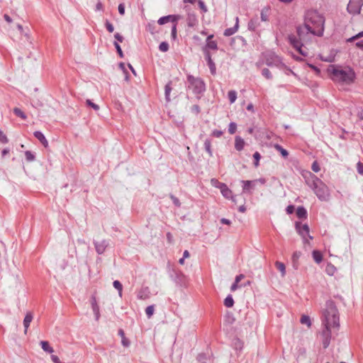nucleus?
I'll list each match as a JSON object with an SVG mask.
<instances>
[{
  "instance_id": "nucleus-16",
  "label": "nucleus",
  "mask_w": 363,
  "mask_h": 363,
  "mask_svg": "<svg viewBox=\"0 0 363 363\" xmlns=\"http://www.w3.org/2000/svg\"><path fill=\"white\" fill-rule=\"evenodd\" d=\"M187 25L189 27H194L198 23L196 16L193 13H188L186 18Z\"/></svg>"
},
{
  "instance_id": "nucleus-31",
  "label": "nucleus",
  "mask_w": 363,
  "mask_h": 363,
  "mask_svg": "<svg viewBox=\"0 0 363 363\" xmlns=\"http://www.w3.org/2000/svg\"><path fill=\"white\" fill-rule=\"evenodd\" d=\"M233 346L236 350H241L243 347V342L239 338L233 340Z\"/></svg>"
},
{
  "instance_id": "nucleus-29",
  "label": "nucleus",
  "mask_w": 363,
  "mask_h": 363,
  "mask_svg": "<svg viewBox=\"0 0 363 363\" xmlns=\"http://www.w3.org/2000/svg\"><path fill=\"white\" fill-rule=\"evenodd\" d=\"M275 266L277 268V269L280 271V272L281 274V277H284L286 274L285 264L283 262L277 261L275 262Z\"/></svg>"
},
{
  "instance_id": "nucleus-50",
  "label": "nucleus",
  "mask_w": 363,
  "mask_h": 363,
  "mask_svg": "<svg viewBox=\"0 0 363 363\" xmlns=\"http://www.w3.org/2000/svg\"><path fill=\"white\" fill-rule=\"evenodd\" d=\"M198 4H199V8L202 10V11L203 13L207 12V11H208L207 7L205 5V3L202 0H199Z\"/></svg>"
},
{
  "instance_id": "nucleus-30",
  "label": "nucleus",
  "mask_w": 363,
  "mask_h": 363,
  "mask_svg": "<svg viewBox=\"0 0 363 363\" xmlns=\"http://www.w3.org/2000/svg\"><path fill=\"white\" fill-rule=\"evenodd\" d=\"M204 148L205 150L208 152L210 157L213 156V152L211 150V141L210 139H206L204 141Z\"/></svg>"
},
{
  "instance_id": "nucleus-60",
  "label": "nucleus",
  "mask_w": 363,
  "mask_h": 363,
  "mask_svg": "<svg viewBox=\"0 0 363 363\" xmlns=\"http://www.w3.org/2000/svg\"><path fill=\"white\" fill-rule=\"evenodd\" d=\"M301 255V253L300 252H295L292 256L293 262H295L296 261H297L300 257Z\"/></svg>"
},
{
  "instance_id": "nucleus-54",
  "label": "nucleus",
  "mask_w": 363,
  "mask_h": 363,
  "mask_svg": "<svg viewBox=\"0 0 363 363\" xmlns=\"http://www.w3.org/2000/svg\"><path fill=\"white\" fill-rule=\"evenodd\" d=\"M0 142L1 143H8V138L5 135V134L0 130Z\"/></svg>"
},
{
  "instance_id": "nucleus-18",
  "label": "nucleus",
  "mask_w": 363,
  "mask_h": 363,
  "mask_svg": "<svg viewBox=\"0 0 363 363\" xmlns=\"http://www.w3.org/2000/svg\"><path fill=\"white\" fill-rule=\"evenodd\" d=\"M33 135L45 147L48 146V142L42 132L37 130L34 132Z\"/></svg>"
},
{
  "instance_id": "nucleus-53",
  "label": "nucleus",
  "mask_w": 363,
  "mask_h": 363,
  "mask_svg": "<svg viewBox=\"0 0 363 363\" xmlns=\"http://www.w3.org/2000/svg\"><path fill=\"white\" fill-rule=\"evenodd\" d=\"M172 38L175 40L177 38V23L173 24L171 30Z\"/></svg>"
},
{
  "instance_id": "nucleus-28",
  "label": "nucleus",
  "mask_w": 363,
  "mask_h": 363,
  "mask_svg": "<svg viewBox=\"0 0 363 363\" xmlns=\"http://www.w3.org/2000/svg\"><path fill=\"white\" fill-rule=\"evenodd\" d=\"M274 147L280 152L283 157L286 158L289 156V152L286 149L283 148L280 145L275 144Z\"/></svg>"
},
{
  "instance_id": "nucleus-7",
  "label": "nucleus",
  "mask_w": 363,
  "mask_h": 363,
  "mask_svg": "<svg viewBox=\"0 0 363 363\" xmlns=\"http://www.w3.org/2000/svg\"><path fill=\"white\" fill-rule=\"evenodd\" d=\"M362 5L363 0H350L347 7V11L352 15L359 14Z\"/></svg>"
},
{
  "instance_id": "nucleus-33",
  "label": "nucleus",
  "mask_w": 363,
  "mask_h": 363,
  "mask_svg": "<svg viewBox=\"0 0 363 363\" xmlns=\"http://www.w3.org/2000/svg\"><path fill=\"white\" fill-rule=\"evenodd\" d=\"M113 287L118 290V295L120 297L122 296V291H123V285L122 284L118 281V280H116L113 282Z\"/></svg>"
},
{
  "instance_id": "nucleus-64",
  "label": "nucleus",
  "mask_w": 363,
  "mask_h": 363,
  "mask_svg": "<svg viewBox=\"0 0 363 363\" xmlns=\"http://www.w3.org/2000/svg\"><path fill=\"white\" fill-rule=\"evenodd\" d=\"M357 116L360 120H363V109L360 108L357 113Z\"/></svg>"
},
{
  "instance_id": "nucleus-14",
  "label": "nucleus",
  "mask_w": 363,
  "mask_h": 363,
  "mask_svg": "<svg viewBox=\"0 0 363 363\" xmlns=\"http://www.w3.org/2000/svg\"><path fill=\"white\" fill-rule=\"evenodd\" d=\"M150 289L148 287L142 288L137 294V297L141 300H146L150 297Z\"/></svg>"
},
{
  "instance_id": "nucleus-17",
  "label": "nucleus",
  "mask_w": 363,
  "mask_h": 363,
  "mask_svg": "<svg viewBox=\"0 0 363 363\" xmlns=\"http://www.w3.org/2000/svg\"><path fill=\"white\" fill-rule=\"evenodd\" d=\"M245 142V140L239 135L235 136V148L238 151H241L243 150Z\"/></svg>"
},
{
  "instance_id": "nucleus-19",
  "label": "nucleus",
  "mask_w": 363,
  "mask_h": 363,
  "mask_svg": "<svg viewBox=\"0 0 363 363\" xmlns=\"http://www.w3.org/2000/svg\"><path fill=\"white\" fill-rule=\"evenodd\" d=\"M223 189H222L221 191V194L225 198V199H231L233 201H235L234 200V196H233V192L227 186V185H223Z\"/></svg>"
},
{
  "instance_id": "nucleus-6",
  "label": "nucleus",
  "mask_w": 363,
  "mask_h": 363,
  "mask_svg": "<svg viewBox=\"0 0 363 363\" xmlns=\"http://www.w3.org/2000/svg\"><path fill=\"white\" fill-rule=\"evenodd\" d=\"M265 63L269 67H277L279 69L286 68L281 58L274 52H269L265 55Z\"/></svg>"
},
{
  "instance_id": "nucleus-41",
  "label": "nucleus",
  "mask_w": 363,
  "mask_h": 363,
  "mask_svg": "<svg viewBox=\"0 0 363 363\" xmlns=\"http://www.w3.org/2000/svg\"><path fill=\"white\" fill-rule=\"evenodd\" d=\"M262 74L267 79H271L272 78V73L268 68H264L262 70Z\"/></svg>"
},
{
  "instance_id": "nucleus-20",
  "label": "nucleus",
  "mask_w": 363,
  "mask_h": 363,
  "mask_svg": "<svg viewBox=\"0 0 363 363\" xmlns=\"http://www.w3.org/2000/svg\"><path fill=\"white\" fill-rule=\"evenodd\" d=\"M296 32L298 37L302 40L304 38L305 34H308V33H310V31L308 30V29L306 28L305 24L303 26H298L296 28Z\"/></svg>"
},
{
  "instance_id": "nucleus-27",
  "label": "nucleus",
  "mask_w": 363,
  "mask_h": 363,
  "mask_svg": "<svg viewBox=\"0 0 363 363\" xmlns=\"http://www.w3.org/2000/svg\"><path fill=\"white\" fill-rule=\"evenodd\" d=\"M312 255H313V258L314 259V261L319 264L322 262L323 260V255L321 254V252L318 250H313V252H312Z\"/></svg>"
},
{
  "instance_id": "nucleus-58",
  "label": "nucleus",
  "mask_w": 363,
  "mask_h": 363,
  "mask_svg": "<svg viewBox=\"0 0 363 363\" xmlns=\"http://www.w3.org/2000/svg\"><path fill=\"white\" fill-rule=\"evenodd\" d=\"M118 12L121 16H123L125 13V5L123 4H120L118 7Z\"/></svg>"
},
{
  "instance_id": "nucleus-38",
  "label": "nucleus",
  "mask_w": 363,
  "mask_h": 363,
  "mask_svg": "<svg viewBox=\"0 0 363 363\" xmlns=\"http://www.w3.org/2000/svg\"><path fill=\"white\" fill-rule=\"evenodd\" d=\"M25 156L28 162H33L35 158V155L29 150L25 152Z\"/></svg>"
},
{
  "instance_id": "nucleus-49",
  "label": "nucleus",
  "mask_w": 363,
  "mask_h": 363,
  "mask_svg": "<svg viewBox=\"0 0 363 363\" xmlns=\"http://www.w3.org/2000/svg\"><path fill=\"white\" fill-rule=\"evenodd\" d=\"M105 26L108 32H110V33L113 32L114 27H113V24L111 23H110L108 20H106L105 22Z\"/></svg>"
},
{
  "instance_id": "nucleus-57",
  "label": "nucleus",
  "mask_w": 363,
  "mask_h": 363,
  "mask_svg": "<svg viewBox=\"0 0 363 363\" xmlns=\"http://www.w3.org/2000/svg\"><path fill=\"white\" fill-rule=\"evenodd\" d=\"M223 135V131L219 130H214L211 133V135L216 138H220Z\"/></svg>"
},
{
  "instance_id": "nucleus-13",
  "label": "nucleus",
  "mask_w": 363,
  "mask_h": 363,
  "mask_svg": "<svg viewBox=\"0 0 363 363\" xmlns=\"http://www.w3.org/2000/svg\"><path fill=\"white\" fill-rule=\"evenodd\" d=\"M33 313L32 312H27L26 314V316L23 319V326H24V333L26 334L27 333V331H28V329L30 326V323H31V321L33 320Z\"/></svg>"
},
{
  "instance_id": "nucleus-39",
  "label": "nucleus",
  "mask_w": 363,
  "mask_h": 363,
  "mask_svg": "<svg viewBox=\"0 0 363 363\" xmlns=\"http://www.w3.org/2000/svg\"><path fill=\"white\" fill-rule=\"evenodd\" d=\"M92 311L95 315V320L98 321L100 318V312H99V306H91Z\"/></svg>"
},
{
  "instance_id": "nucleus-26",
  "label": "nucleus",
  "mask_w": 363,
  "mask_h": 363,
  "mask_svg": "<svg viewBox=\"0 0 363 363\" xmlns=\"http://www.w3.org/2000/svg\"><path fill=\"white\" fill-rule=\"evenodd\" d=\"M207 49H211L213 50H218V45L216 41L214 40H206V45L204 48V52L208 51Z\"/></svg>"
},
{
  "instance_id": "nucleus-61",
  "label": "nucleus",
  "mask_w": 363,
  "mask_h": 363,
  "mask_svg": "<svg viewBox=\"0 0 363 363\" xmlns=\"http://www.w3.org/2000/svg\"><path fill=\"white\" fill-rule=\"evenodd\" d=\"M114 38L120 43H122L124 40V38L118 33H115Z\"/></svg>"
},
{
  "instance_id": "nucleus-63",
  "label": "nucleus",
  "mask_w": 363,
  "mask_h": 363,
  "mask_svg": "<svg viewBox=\"0 0 363 363\" xmlns=\"http://www.w3.org/2000/svg\"><path fill=\"white\" fill-rule=\"evenodd\" d=\"M220 223L222 224L228 225L231 224V221L229 219H227L225 218H223L220 219Z\"/></svg>"
},
{
  "instance_id": "nucleus-55",
  "label": "nucleus",
  "mask_w": 363,
  "mask_h": 363,
  "mask_svg": "<svg viewBox=\"0 0 363 363\" xmlns=\"http://www.w3.org/2000/svg\"><path fill=\"white\" fill-rule=\"evenodd\" d=\"M357 170L359 174H363V163L358 162L357 164Z\"/></svg>"
},
{
  "instance_id": "nucleus-10",
  "label": "nucleus",
  "mask_w": 363,
  "mask_h": 363,
  "mask_svg": "<svg viewBox=\"0 0 363 363\" xmlns=\"http://www.w3.org/2000/svg\"><path fill=\"white\" fill-rule=\"evenodd\" d=\"M296 229L297 232L303 237L305 238L306 235H308L311 240L313 239V237L309 235V227L307 224H301L299 222H296Z\"/></svg>"
},
{
  "instance_id": "nucleus-48",
  "label": "nucleus",
  "mask_w": 363,
  "mask_h": 363,
  "mask_svg": "<svg viewBox=\"0 0 363 363\" xmlns=\"http://www.w3.org/2000/svg\"><path fill=\"white\" fill-rule=\"evenodd\" d=\"M169 197L170 199H172L173 203L177 206V207H180L181 206V203L179 200V199H177L176 196H174V195L172 194H170L169 195Z\"/></svg>"
},
{
  "instance_id": "nucleus-45",
  "label": "nucleus",
  "mask_w": 363,
  "mask_h": 363,
  "mask_svg": "<svg viewBox=\"0 0 363 363\" xmlns=\"http://www.w3.org/2000/svg\"><path fill=\"white\" fill-rule=\"evenodd\" d=\"M169 44L167 42H162L159 45V49L162 52H167L169 50Z\"/></svg>"
},
{
  "instance_id": "nucleus-2",
  "label": "nucleus",
  "mask_w": 363,
  "mask_h": 363,
  "mask_svg": "<svg viewBox=\"0 0 363 363\" xmlns=\"http://www.w3.org/2000/svg\"><path fill=\"white\" fill-rule=\"evenodd\" d=\"M324 21V18L317 11L310 10L305 14L304 23L306 28L315 35H323Z\"/></svg>"
},
{
  "instance_id": "nucleus-35",
  "label": "nucleus",
  "mask_w": 363,
  "mask_h": 363,
  "mask_svg": "<svg viewBox=\"0 0 363 363\" xmlns=\"http://www.w3.org/2000/svg\"><path fill=\"white\" fill-rule=\"evenodd\" d=\"M208 359V356L205 353H200L196 357V360L200 363H206Z\"/></svg>"
},
{
  "instance_id": "nucleus-21",
  "label": "nucleus",
  "mask_w": 363,
  "mask_h": 363,
  "mask_svg": "<svg viewBox=\"0 0 363 363\" xmlns=\"http://www.w3.org/2000/svg\"><path fill=\"white\" fill-rule=\"evenodd\" d=\"M259 26V18L257 17L252 18L248 23V29L255 31Z\"/></svg>"
},
{
  "instance_id": "nucleus-24",
  "label": "nucleus",
  "mask_w": 363,
  "mask_h": 363,
  "mask_svg": "<svg viewBox=\"0 0 363 363\" xmlns=\"http://www.w3.org/2000/svg\"><path fill=\"white\" fill-rule=\"evenodd\" d=\"M40 344L42 347V349L45 352L52 354L54 352L52 347L50 346V344L48 341H45V340L40 341Z\"/></svg>"
},
{
  "instance_id": "nucleus-42",
  "label": "nucleus",
  "mask_w": 363,
  "mask_h": 363,
  "mask_svg": "<svg viewBox=\"0 0 363 363\" xmlns=\"http://www.w3.org/2000/svg\"><path fill=\"white\" fill-rule=\"evenodd\" d=\"M237 130V124L234 122L230 123L228 125V132L230 134L233 135L236 132Z\"/></svg>"
},
{
  "instance_id": "nucleus-25",
  "label": "nucleus",
  "mask_w": 363,
  "mask_h": 363,
  "mask_svg": "<svg viewBox=\"0 0 363 363\" xmlns=\"http://www.w3.org/2000/svg\"><path fill=\"white\" fill-rule=\"evenodd\" d=\"M172 89V82L169 81L164 87V95H165V99L167 102L170 101V92Z\"/></svg>"
},
{
  "instance_id": "nucleus-44",
  "label": "nucleus",
  "mask_w": 363,
  "mask_h": 363,
  "mask_svg": "<svg viewBox=\"0 0 363 363\" xmlns=\"http://www.w3.org/2000/svg\"><path fill=\"white\" fill-rule=\"evenodd\" d=\"M253 158L255 160L254 165H255V167H257L259 166V160L261 158V155H260V154L258 152H255L253 154Z\"/></svg>"
},
{
  "instance_id": "nucleus-11",
  "label": "nucleus",
  "mask_w": 363,
  "mask_h": 363,
  "mask_svg": "<svg viewBox=\"0 0 363 363\" xmlns=\"http://www.w3.org/2000/svg\"><path fill=\"white\" fill-rule=\"evenodd\" d=\"M94 245L96 252L99 255H102L105 252L106 247L109 245V242L106 240H103L101 242L94 241Z\"/></svg>"
},
{
  "instance_id": "nucleus-22",
  "label": "nucleus",
  "mask_w": 363,
  "mask_h": 363,
  "mask_svg": "<svg viewBox=\"0 0 363 363\" xmlns=\"http://www.w3.org/2000/svg\"><path fill=\"white\" fill-rule=\"evenodd\" d=\"M296 216L300 219L307 218V211L303 206H298L296 209Z\"/></svg>"
},
{
  "instance_id": "nucleus-62",
  "label": "nucleus",
  "mask_w": 363,
  "mask_h": 363,
  "mask_svg": "<svg viewBox=\"0 0 363 363\" xmlns=\"http://www.w3.org/2000/svg\"><path fill=\"white\" fill-rule=\"evenodd\" d=\"M122 345L124 347H128L130 345V342L128 339H126L125 337H122Z\"/></svg>"
},
{
  "instance_id": "nucleus-9",
  "label": "nucleus",
  "mask_w": 363,
  "mask_h": 363,
  "mask_svg": "<svg viewBox=\"0 0 363 363\" xmlns=\"http://www.w3.org/2000/svg\"><path fill=\"white\" fill-rule=\"evenodd\" d=\"M181 18L179 15H168L162 16L159 18L157 23L159 25H164L168 22H172L174 24L177 23V21Z\"/></svg>"
},
{
  "instance_id": "nucleus-51",
  "label": "nucleus",
  "mask_w": 363,
  "mask_h": 363,
  "mask_svg": "<svg viewBox=\"0 0 363 363\" xmlns=\"http://www.w3.org/2000/svg\"><path fill=\"white\" fill-rule=\"evenodd\" d=\"M363 37V31L359 33L358 34L350 38L349 39L347 40V42H352L359 38H362Z\"/></svg>"
},
{
  "instance_id": "nucleus-12",
  "label": "nucleus",
  "mask_w": 363,
  "mask_h": 363,
  "mask_svg": "<svg viewBox=\"0 0 363 363\" xmlns=\"http://www.w3.org/2000/svg\"><path fill=\"white\" fill-rule=\"evenodd\" d=\"M205 59L207 61V64H208V66L209 67L211 73L213 75H214L216 72V67L215 63L213 62V61L211 58V55L209 52V51H205Z\"/></svg>"
},
{
  "instance_id": "nucleus-59",
  "label": "nucleus",
  "mask_w": 363,
  "mask_h": 363,
  "mask_svg": "<svg viewBox=\"0 0 363 363\" xmlns=\"http://www.w3.org/2000/svg\"><path fill=\"white\" fill-rule=\"evenodd\" d=\"M294 206L293 205H289L286 207V211L288 214H292L294 211Z\"/></svg>"
},
{
  "instance_id": "nucleus-52",
  "label": "nucleus",
  "mask_w": 363,
  "mask_h": 363,
  "mask_svg": "<svg viewBox=\"0 0 363 363\" xmlns=\"http://www.w3.org/2000/svg\"><path fill=\"white\" fill-rule=\"evenodd\" d=\"M311 169L314 172H318L320 170V166L316 161L313 162Z\"/></svg>"
},
{
  "instance_id": "nucleus-1",
  "label": "nucleus",
  "mask_w": 363,
  "mask_h": 363,
  "mask_svg": "<svg viewBox=\"0 0 363 363\" xmlns=\"http://www.w3.org/2000/svg\"><path fill=\"white\" fill-rule=\"evenodd\" d=\"M322 322L325 326V329L323 330V335L325 337L323 347L327 348L330 344L331 336L330 328H333V329L338 330L340 326L338 310L335 302L332 300L328 301L325 303V309L323 313Z\"/></svg>"
},
{
  "instance_id": "nucleus-40",
  "label": "nucleus",
  "mask_w": 363,
  "mask_h": 363,
  "mask_svg": "<svg viewBox=\"0 0 363 363\" xmlns=\"http://www.w3.org/2000/svg\"><path fill=\"white\" fill-rule=\"evenodd\" d=\"M155 311V306L154 305L149 306L145 309V313L148 318H150Z\"/></svg>"
},
{
  "instance_id": "nucleus-36",
  "label": "nucleus",
  "mask_w": 363,
  "mask_h": 363,
  "mask_svg": "<svg viewBox=\"0 0 363 363\" xmlns=\"http://www.w3.org/2000/svg\"><path fill=\"white\" fill-rule=\"evenodd\" d=\"M300 321L302 324H306L308 327H310L311 325L310 317L306 315L301 316Z\"/></svg>"
},
{
  "instance_id": "nucleus-32",
  "label": "nucleus",
  "mask_w": 363,
  "mask_h": 363,
  "mask_svg": "<svg viewBox=\"0 0 363 363\" xmlns=\"http://www.w3.org/2000/svg\"><path fill=\"white\" fill-rule=\"evenodd\" d=\"M224 305L227 308H231L234 305V300L231 295H228L224 300Z\"/></svg>"
},
{
  "instance_id": "nucleus-43",
  "label": "nucleus",
  "mask_w": 363,
  "mask_h": 363,
  "mask_svg": "<svg viewBox=\"0 0 363 363\" xmlns=\"http://www.w3.org/2000/svg\"><path fill=\"white\" fill-rule=\"evenodd\" d=\"M113 45L115 46L116 50L117 53L118 54L119 57L123 58L124 56L123 52L122 49H121L120 45L118 44V43L117 41L113 42Z\"/></svg>"
},
{
  "instance_id": "nucleus-37",
  "label": "nucleus",
  "mask_w": 363,
  "mask_h": 363,
  "mask_svg": "<svg viewBox=\"0 0 363 363\" xmlns=\"http://www.w3.org/2000/svg\"><path fill=\"white\" fill-rule=\"evenodd\" d=\"M13 113L23 120L26 118V114L19 108H14Z\"/></svg>"
},
{
  "instance_id": "nucleus-47",
  "label": "nucleus",
  "mask_w": 363,
  "mask_h": 363,
  "mask_svg": "<svg viewBox=\"0 0 363 363\" xmlns=\"http://www.w3.org/2000/svg\"><path fill=\"white\" fill-rule=\"evenodd\" d=\"M86 104L87 106L93 108L95 111H98L99 109V106L97 104L93 103L90 99H87L86 101Z\"/></svg>"
},
{
  "instance_id": "nucleus-3",
  "label": "nucleus",
  "mask_w": 363,
  "mask_h": 363,
  "mask_svg": "<svg viewBox=\"0 0 363 363\" xmlns=\"http://www.w3.org/2000/svg\"><path fill=\"white\" fill-rule=\"evenodd\" d=\"M306 184L313 189L315 194L320 201H327L330 197L328 187L315 174L308 172L304 177Z\"/></svg>"
},
{
  "instance_id": "nucleus-15",
  "label": "nucleus",
  "mask_w": 363,
  "mask_h": 363,
  "mask_svg": "<svg viewBox=\"0 0 363 363\" xmlns=\"http://www.w3.org/2000/svg\"><path fill=\"white\" fill-rule=\"evenodd\" d=\"M239 18L238 17L235 18V25L232 28H228L225 30L224 31V35L225 36H230L233 35L234 33H235L238 29L239 27Z\"/></svg>"
},
{
  "instance_id": "nucleus-46",
  "label": "nucleus",
  "mask_w": 363,
  "mask_h": 363,
  "mask_svg": "<svg viewBox=\"0 0 363 363\" xmlns=\"http://www.w3.org/2000/svg\"><path fill=\"white\" fill-rule=\"evenodd\" d=\"M268 16H269V11L267 9L262 10L261 11V19L262 21H268Z\"/></svg>"
},
{
  "instance_id": "nucleus-56",
  "label": "nucleus",
  "mask_w": 363,
  "mask_h": 363,
  "mask_svg": "<svg viewBox=\"0 0 363 363\" xmlns=\"http://www.w3.org/2000/svg\"><path fill=\"white\" fill-rule=\"evenodd\" d=\"M191 110L193 113H194L196 114H199L201 111V108H200L199 106L196 105V104L192 106L191 108Z\"/></svg>"
},
{
  "instance_id": "nucleus-23",
  "label": "nucleus",
  "mask_w": 363,
  "mask_h": 363,
  "mask_svg": "<svg viewBox=\"0 0 363 363\" xmlns=\"http://www.w3.org/2000/svg\"><path fill=\"white\" fill-rule=\"evenodd\" d=\"M243 184L242 191L244 193H250V190L252 189L253 181H244L241 182Z\"/></svg>"
},
{
  "instance_id": "nucleus-34",
  "label": "nucleus",
  "mask_w": 363,
  "mask_h": 363,
  "mask_svg": "<svg viewBox=\"0 0 363 363\" xmlns=\"http://www.w3.org/2000/svg\"><path fill=\"white\" fill-rule=\"evenodd\" d=\"M228 99L230 104H233L237 99V92L235 90H230L228 93Z\"/></svg>"
},
{
  "instance_id": "nucleus-8",
  "label": "nucleus",
  "mask_w": 363,
  "mask_h": 363,
  "mask_svg": "<svg viewBox=\"0 0 363 363\" xmlns=\"http://www.w3.org/2000/svg\"><path fill=\"white\" fill-rule=\"evenodd\" d=\"M302 39L297 38L294 35H289V41L290 44L302 55L306 56L307 54L302 50L303 43H301Z\"/></svg>"
},
{
  "instance_id": "nucleus-4",
  "label": "nucleus",
  "mask_w": 363,
  "mask_h": 363,
  "mask_svg": "<svg viewBox=\"0 0 363 363\" xmlns=\"http://www.w3.org/2000/svg\"><path fill=\"white\" fill-rule=\"evenodd\" d=\"M331 74H333V80L348 84L352 83L355 79V73L350 67L345 69H340L333 67Z\"/></svg>"
},
{
  "instance_id": "nucleus-5",
  "label": "nucleus",
  "mask_w": 363,
  "mask_h": 363,
  "mask_svg": "<svg viewBox=\"0 0 363 363\" xmlns=\"http://www.w3.org/2000/svg\"><path fill=\"white\" fill-rule=\"evenodd\" d=\"M187 81L189 83L188 87L192 89L195 94H200L205 91L206 85L201 79L188 75Z\"/></svg>"
}]
</instances>
